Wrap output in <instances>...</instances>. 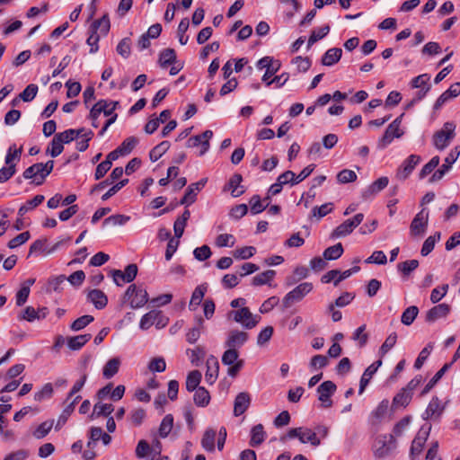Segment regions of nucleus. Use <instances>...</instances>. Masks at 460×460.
<instances>
[{
    "instance_id": "1",
    "label": "nucleus",
    "mask_w": 460,
    "mask_h": 460,
    "mask_svg": "<svg viewBox=\"0 0 460 460\" xmlns=\"http://www.w3.org/2000/svg\"><path fill=\"white\" fill-rule=\"evenodd\" d=\"M22 153V146L17 148L15 144L9 146L4 162L6 166L0 169V183L11 179L16 172V163L20 161Z\"/></svg>"
},
{
    "instance_id": "2",
    "label": "nucleus",
    "mask_w": 460,
    "mask_h": 460,
    "mask_svg": "<svg viewBox=\"0 0 460 460\" xmlns=\"http://www.w3.org/2000/svg\"><path fill=\"white\" fill-rule=\"evenodd\" d=\"M296 438L303 444L310 443L314 447H318L321 444V438L317 436V433L305 427L290 429L287 435L280 438V440L285 442L288 438Z\"/></svg>"
},
{
    "instance_id": "3",
    "label": "nucleus",
    "mask_w": 460,
    "mask_h": 460,
    "mask_svg": "<svg viewBox=\"0 0 460 460\" xmlns=\"http://www.w3.org/2000/svg\"><path fill=\"white\" fill-rule=\"evenodd\" d=\"M54 162L48 161L46 164L38 163L28 167L22 173L24 179H33L37 185H40L44 179L52 172Z\"/></svg>"
},
{
    "instance_id": "4",
    "label": "nucleus",
    "mask_w": 460,
    "mask_h": 460,
    "mask_svg": "<svg viewBox=\"0 0 460 460\" xmlns=\"http://www.w3.org/2000/svg\"><path fill=\"white\" fill-rule=\"evenodd\" d=\"M227 318L240 323L245 329L254 328L261 319L259 315H253L245 306L228 312Z\"/></svg>"
},
{
    "instance_id": "5",
    "label": "nucleus",
    "mask_w": 460,
    "mask_h": 460,
    "mask_svg": "<svg viewBox=\"0 0 460 460\" xmlns=\"http://www.w3.org/2000/svg\"><path fill=\"white\" fill-rule=\"evenodd\" d=\"M456 124L452 121L444 123L441 129L436 131L432 137L434 146L438 150L445 149L455 137Z\"/></svg>"
},
{
    "instance_id": "6",
    "label": "nucleus",
    "mask_w": 460,
    "mask_h": 460,
    "mask_svg": "<svg viewBox=\"0 0 460 460\" xmlns=\"http://www.w3.org/2000/svg\"><path fill=\"white\" fill-rule=\"evenodd\" d=\"M313 290V284L304 282L289 291L283 298L282 303L286 308L290 307L294 303L301 301Z\"/></svg>"
},
{
    "instance_id": "7",
    "label": "nucleus",
    "mask_w": 460,
    "mask_h": 460,
    "mask_svg": "<svg viewBox=\"0 0 460 460\" xmlns=\"http://www.w3.org/2000/svg\"><path fill=\"white\" fill-rule=\"evenodd\" d=\"M395 448V439L393 434L378 436L374 444V453L377 457L388 456Z\"/></svg>"
},
{
    "instance_id": "8",
    "label": "nucleus",
    "mask_w": 460,
    "mask_h": 460,
    "mask_svg": "<svg viewBox=\"0 0 460 460\" xmlns=\"http://www.w3.org/2000/svg\"><path fill=\"white\" fill-rule=\"evenodd\" d=\"M364 220V214L358 213L352 218L345 220L343 223L339 225L332 233V238H340L349 235L353 230L358 226Z\"/></svg>"
},
{
    "instance_id": "9",
    "label": "nucleus",
    "mask_w": 460,
    "mask_h": 460,
    "mask_svg": "<svg viewBox=\"0 0 460 460\" xmlns=\"http://www.w3.org/2000/svg\"><path fill=\"white\" fill-rule=\"evenodd\" d=\"M402 117L396 118L386 128L384 136L379 139L377 146L380 149L385 148L394 138H399L403 135L402 130L400 128Z\"/></svg>"
},
{
    "instance_id": "10",
    "label": "nucleus",
    "mask_w": 460,
    "mask_h": 460,
    "mask_svg": "<svg viewBox=\"0 0 460 460\" xmlns=\"http://www.w3.org/2000/svg\"><path fill=\"white\" fill-rule=\"evenodd\" d=\"M125 297L129 301L132 308H139L146 304L148 301L147 292L135 284L130 285L126 293Z\"/></svg>"
},
{
    "instance_id": "11",
    "label": "nucleus",
    "mask_w": 460,
    "mask_h": 460,
    "mask_svg": "<svg viewBox=\"0 0 460 460\" xmlns=\"http://www.w3.org/2000/svg\"><path fill=\"white\" fill-rule=\"evenodd\" d=\"M429 211L422 208L413 218L410 226V233L412 236H422L428 227Z\"/></svg>"
},
{
    "instance_id": "12",
    "label": "nucleus",
    "mask_w": 460,
    "mask_h": 460,
    "mask_svg": "<svg viewBox=\"0 0 460 460\" xmlns=\"http://www.w3.org/2000/svg\"><path fill=\"white\" fill-rule=\"evenodd\" d=\"M431 426L426 424L422 426L418 431L415 438L413 439L411 447V457L414 460L422 451L423 446L426 443Z\"/></svg>"
},
{
    "instance_id": "13",
    "label": "nucleus",
    "mask_w": 460,
    "mask_h": 460,
    "mask_svg": "<svg viewBox=\"0 0 460 460\" xmlns=\"http://www.w3.org/2000/svg\"><path fill=\"white\" fill-rule=\"evenodd\" d=\"M459 155L460 146H456L454 149L450 151V153L445 159V164H442V166L433 173V175L429 179V181L435 182L441 180L443 176L446 174V172H447L451 169L452 164L457 160Z\"/></svg>"
},
{
    "instance_id": "14",
    "label": "nucleus",
    "mask_w": 460,
    "mask_h": 460,
    "mask_svg": "<svg viewBox=\"0 0 460 460\" xmlns=\"http://www.w3.org/2000/svg\"><path fill=\"white\" fill-rule=\"evenodd\" d=\"M212 137L213 131L208 129L204 131L201 135H197L190 137L187 140L186 146L187 147L190 148L200 146L201 148L199 153V155H203L209 149V140L211 139Z\"/></svg>"
},
{
    "instance_id": "15",
    "label": "nucleus",
    "mask_w": 460,
    "mask_h": 460,
    "mask_svg": "<svg viewBox=\"0 0 460 460\" xmlns=\"http://www.w3.org/2000/svg\"><path fill=\"white\" fill-rule=\"evenodd\" d=\"M335 391L336 385L332 381H325L318 386V399L322 402L323 407L329 408L332 406V402L331 400V396L334 394Z\"/></svg>"
},
{
    "instance_id": "16",
    "label": "nucleus",
    "mask_w": 460,
    "mask_h": 460,
    "mask_svg": "<svg viewBox=\"0 0 460 460\" xmlns=\"http://www.w3.org/2000/svg\"><path fill=\"white\" fill-rule=\"evenodd\" d=\"M420 162V156L417 155H411L396 172V177L400 181L406 180L412 172L416 165Z\"/></svg>"
},
{
    "instance_id": "17",
    "label": "nucleus",
    "mask_w": 460,
    "mask_h": 460,
    "mask_svg": "<svg viewBox=\"0 0 460 460\" xmlns=\"http://www.w3.org/2000/svg\"><path fill=\"white\" fill-rule=\"evenodd\" d=\"M248 340V334L245 332L233 330L228 333L226 341V347L230 349H237L242 347Z\"/></svg>"
},
{
    "instance_id": "18",
    "label": "nucleus",
    "mask_w": 460,
    "mask_h": 460,
    "mask_svg": "<svg viewBox=\"0 0 460 460\" xmlns=\"http://www.w3.org/2000/svg\"><path fill=\"white\" fill-rule=\"evenodd\" d=\"M119 105V102H113V101H106L105 100V105L104 109L102 110V112L104 116L110 117L107 121L105 122L104 126L102 127V130L100 131V135L102 136L105 131L108 129V128L115 122L117 119L118 115L114 113V111L116 110L117 106Z\"/></svg>"
},
{
    "instance_id": "19",
    "label": "nucleus",
    "mask_w": 460,
    "mask_h": 460,
    "mask_svg": "<svg viewBox=\"0 0 460 460\" xmlns=\"http://www.w3.org/2000/svg\"><path fill=\"white\" fill-rule=\"evenodd\" d=\"M450 312V306L447 304H439L433 306L426 313V322L431 323L440 318L446 317Z\"/></svg>"
},
{
    "instance_id": "20",
    "label": "nucleus",
    "mask_w": 460,
    "mask_h": 460,
    "mask_svg": "<svg viewBox=\"0 0 460 460\" xmlns=\"http://www.w3.org/2000/svg\"><path fill=\"white\" fill-rule=\"evenodd\" d=\"M205 183H206V180H201L196 183L190 184L187 188L186 193L183 196V198L181 199L180 203L181 205H187V206L194 203L196 200V196H197L198 192L201 190V189L205 186Z\"/></svg>"
},
{
    "instance_id": "21",
    "label": "nucleus",
    "mask_w": 460,
    "mask_h": 460,
    "mask_svg": "<svg viewBox=\"0 0 460 460\" xmlns=\"http://www.w3.org/2000/svg\"><path fill=\"white\" fill-rule=\"evenodd\" d=\"M352 274L351 270L340 271L338 270H332L326 272L321 279L323 283H330L333 281L334 286H338L341 281L350 277Z\"/></svg>"
},
{
    "instance_id": "22",
    "label": "nucleus",
    "mask_w": 460,
    "mask_h": 460,
    "mask_svg": "<svg viewBox=\"0 0 460 460\" xmlns=\"http://www.w3.org/2000/svg\"><path fill=\"white\" fill-rule=\"evenodd\" d=\"M206 365H207V371L205 374V378H206V381L209 385H212L216 382V380L218 376L219 363L216 357L209 356L207 359Z\"/></svg>"
},
{
    "instance_id": "23",
    "label": "nucleus",
    "mask_w": 460,
    "mask_h": 460,
    "mask_svg": "<svg viewBox=\"0 0 460 460\" xmlns=\"http://www.w3.org/2000/svg\"><path fill=\"white\" fill-rule=\"evenodd\" d=\"M389 401L385 399L381 401L376 409L370 414V420L373 424L380 423L388 414Z\"/></svg>"
},
{
    "instance_id": "24",
    "label": "nucleus",
    "mask_w": 460,
    "mask_h": 460,
    "mask_svg": "<svg viewBox=\"0 0 460 460\" xmlns=\"http://www.w3.org/2000/svg\"><path fill=\"white\" fill-rule=\"evenodd\" d=\"M251 397L248 393L243 392L237 394L234 403V414L242 415L250 406Z\"/></svg>"
},
{
    "instance_id": "25",
    "label": "nucleus",
    "mask_w": 460,
    "mask_h": 460,
    "mask_svg": "<svg viewBox=\"0 0 460 460\" xmlns=\"http://www.w3.org/2000/svg\"><path fill=\"white\" fill-rule=\"evenodd\" d=\"M445 406L438 397H433L429 402L426 411L425 419L438 418L443 412Z\"/></svg>"
},
{
    "instance_id": "26",
    "label": "nucleus",
    "mask_w": 460,
    "mask_h": 460,
    "mask_svg": "<svg viewBox=\"0 0 460 460\" xmlns=\"http://www.w3.org/2000/svg\"><path fill=\"white\" fill-rule=\"evenodd\" d=\"M111 28L110 19L107 14H104L101 19L95 20L90 26V31L99 33L101 36H105Z\"/></svg>"
},
{
    "instance_id": "27",
    "label": "nucleus",
    "mask_w": 460,
    "mask_h": 460,
    "mask_svg": "<svg viewBox=\"0 0 460 460\" xmlns=\"http://www.w3.org/2000/svg\"><path fill=\"white\" fill-rule=\"evenodd\" d=\"M382 365L381 360H377L372 365H370L363 373L361 379H360V385H359V394H362L368 385L370 379L372 378L373 375L377 371L378 367Z\"/></svg>"
},
{
    "instance_id": "28",
    "label": "nucleus",
    "mask_w": 460,
    "mask_h": 460,
    "mask_svg": "<svg viewBox=\"0 0 460 460\" xmlns=\"http://www.w3.org/2000/svg\"><path fill=\"white\" fill-rule=\"evenodd\" d=\"M87 297L97 309H102L107 305V296L100 289L91 290Z\"/></svg>"
},
{
    "instance_id": "29",
    "label": "nucleus",
    "mask_w": 460,
    "mask_h": 460,
    "mask_svg": "<svg viewBox=\"0 0 460 460\" xmlns=\"http://www.w3.org/2000/svg\"><path fill=\"white\" fill-rule=\"evenodd\" d=\"M119 367L120 359L119 358L109 359L102 368L103 377L106 379L113 377L119 372Z\"/></svg>"
},
{
    "instance_id": "30",
    "label": "nucleus",
    "mask_w": 460,
    "mask_h": 460,
    "mask_svg": "<svg viewBox=\"0 0 460 460\" xmlns=\"http://www.w3.org/2000/svg\"><path fill=\"white\" fill-rule=\"evenodd\" d=\"M190 212L188 209H186L184 210L182 215L175 220L173 224V231L176 239L179 240L182 236L187 221L190 219Z\"/></svg>"
},
{
    "instance_id": "31",
    "label": "nucleus",
    "mask_w": 460,
    "mask_h": 460,
    "mask_svg": "<svg viewBox=\"0 0 460 460\" xmlns=\"http://www.w3.org/2000/svg\"><path fill=\"white\" fill-rule=\"evenodd\" d=\"M411 394L407 392V389L402 388L399 393L395 394L393 399L392 408L397 409L400 407H406L411 401Z\"/></svg>"
},
{
    "instance_id": "32",
    "label": "nucleus",
    "mask_w": 460,
    "mask_h": 460,
    "mask_svg": "<svg viewBox=\"0 0 460 460\" xmlns=\"http://www.w3.org/2000/svg\"><path fill=\"white\" fill-rule=\"evenodd\" d=\"M206 292H207V286H205V285H199L194 289V291L191 295L190 304H189L190 310L195 311L197 309V307L202 302Z\"/></svg>"
},
{
    "instance_id": "33",
    "label": "nucleus",
    "mask_w": 460,
    "mask_h": 460,
    "mask_svg": "<svg viewBox=\"0 0 460 460\" xmlns=\"http://www.w3.org/2000/svg\"><path fill=\"white\" fill-rule=\"evenodd\" d=\"M342 50L339 48H332L328 49L322 58L323 66H332L336 64L341 58Z\"/></svg>"
},
{
    "instance_id": "34",
    "label": "nucleus",
    "mask_w": 460,
    "mask_h": 460,
    "mask_svg": "<svg viewBox=\"0 0 460 460\" xmlns=\"http://www.w3.org/2000/svg\"><path fill=\"white\" fill-rule=\"evenodd\" d=\"M217 432L214 429H208L205 430L201 438V446L208 452H213L215 450V438Z\"/></svg>"
},
{
    "instance_id": "35",
    "label": "nucleus",
    "mask_w": 460,
    "mask_h": 460,
    "mask_svg": "<svg viewBox=\"0 0 460 460\" xmlns=\"http://www.w3.org/2000/svg\"><path fill=\"white\" fill-rule=\"evenodd\" d=\"M92 338L91 334H82L66 339L67 346L72 350L80 349Z\"/></svg>"
},
{
    "instance_id": "36",
    "label": "nucleus",
    "mask_w": 460,
    "mask_h": 460,
    "mask_svg": "<svg viewBox=\"0 0 460 460\" xmlns=\"http://www.w3.org/2000/svg\"><path fill=\"white\" fill-rule=\"evenodd\" d=\"M266 434L261 424L255 425L251 431V441L252 447H257L261 445L265 439Z\"/></svg>"
},
{
    "instance_id": "37",
    "label": "nucleus",
    "mask_w": 460,
    "mask_h": 460,
    "mask_svg": "<svg viewBox=\"0 0 460 460\" xmlns=\"http://www.w3.org/2000/svg\"><path fill=\"white\" fill-rule=\"evenodd\" d=\"M186 354L188 355L192 365L199 366L203 360L206 355V351L203 347L197 346L194 349H188L186 350Z\"/></svg>"
},
{
    "instance_id": "38",
    "label": "nucleus",
    "mask_w": 460,
    "mask_h": 460,
    "mask_svg": "<svg viewBox=\"0 0 460 460\" xmlns=\"http://www.w3.org/2000/svg\"><path fill=\"white\" fill-rule=\"evenodd\" d=\"M176 61V53L172 49H166L160 53L159 65L161 67L165 68L170 65L174 64Z\"/></svg>"
},
{
    "instance_id": "39",
    "label": "nucleus",
    "mask_w": 460,
    "mask_h": 460,
    "mask_svg": "<svg viewBox=\"0 0 460 460\" xmlns=\"http://www.w3.org/2000/svg\"><path fill=\"white\" fill-rule=\"evenodd\" d=\"M201 373L199 370L190 371L186 379V389L189 392L197 390L199 387V385L201 381Z\"/></svg>"
},
{
    "instance_id": "40",
    "label": "nucleus",
    "mask_w": 460,
    "mask_h": 460,
    "mask_svg": "<svg viewBox=\"0 0 460 460\" xmlns=\"http://www.w3.org/2000/svg\"><path fill=\"white\" fill-rule=\"evenodd\" d=\"M44 199H45V198L43 195H36L33 199L28 200L24 205H22L19 208L18 215L22 217L28 211L35 208L40 204H41L44 201Z\"/></svg>"
},
{
    "instance_id": "41",
    "label": "nucleus",
    "mask_w": 460,
    "mask_h": 460,
    "mask_svg": "<svg viewBox=\"0 0 460 460\" xmlns=\"http://www.w3.org/2000/svg\"><path fill=\"white\" fill-rule=\"evenodd\" d=\"M204 321L201 317L197 318V325L188 332L186 334V340L190 343H195L200 337L201 331L203 329Z\"/></svg>"
},
{
    "instance_id": "42",
    "label": "nucleus",
    "mask_w": 460,
    "mask_h": 460,
    "mask_svg": "<svg viewBox=\"0 0 460 460\" xmlns=\"http://www.w3.org/2000/svg\"><path fill=\"white\" fill-rule=\"evenodd\" d=\"M193 399L197 406L205 407L209 403L210 395L208 390H206L204 387H199L197 390H195Z\"/></svg>"
},
{
    "instance_id": "43",
    "label": "nucleus",
    "mask_w": 460,
    "mask_h": 460,
    "mask_svg": "<svg viewBox=\"0 0 460 460\" xmlns=\"http://www.w3.org/2000/svg\"><path fill=\"white\" fill-rule=\"evenodd\" d=\"M242 180L243 179L240 174H234L229 180L228 186L233 197H239L244 192V190L241 186Z\"/></svg>"
},
{
    "instance_id": "44",
    "label": "nucleus",
    "mask_w": 460,
    "mask_h": 460,
    "mask_svg": "<svg viewBox=\"0 0 460 460\" xmlns=\"http://www.w3.org/2000/svg\"><path fill=\"white\" fill-rule=\"evenodd\" d=\"M440 237H441L440 232H436L434 234V235L429 236L425 240V242L422 245V248L420 251L421 255L427 256L428 254H429L432 252V250L434 249L436 243L440 240Z\"/></svg>"
},
{
    "instance_id": "45",
    "label": "nucleus",
    "mask_w": 460,
    "mask_h": 460,
    "mask_svg": "<svg viewBox=\"0 0 460 460\" xmlns=\"http://www.w3.org/2000/svg\"><path fill=\"white\" fill-rule=\"evenodd\" d=\"M450 367L451 364H445L423 388L421 395L428 394L432 389V387L437 384V382L445 375V373Z\"/></svg>"
},
{
    "instance_id": "46",
    "label": "nucleus",
    "mask_w": 460,
    "mask_h": 460,
    "mask_svg": "<svg viewBox=\"0 0 460 460\" xmlns=\"http://www.w3.org/2000/svg\"><path fill=\"white\" fill-rule=\"evenodd\" d=\"M418 314H419V308L415 305H411L403 311V313L401 316V322L404 325L409 326L414 322Z\"/></svg>"
},
{
    "instance_id": "47",
    "label": "nucleus",
    "mask_w": 460,
    "mask_h": 460,
    "mask_svg": "<svg viewBox=\"0 0 460 460\" xmlns=\"http://www.w3.org/2000/svg\"><path fill=\"white\" fill-rule=\"evenodd\" d=\"M114 411V407L111 403H101L98 402L93 406V411L91 418L100 416H109Z\"/></svg>"
},
{
    "instance_id": "48",
    "label": "nucleus",
    "mask_w": 460,
    "mask_h": 460,
    "mask_svg": "<svg viewBox=\"0 0 460 460\" xmlns=\"http://www.w3.org/2000/svg\"><path fill=\"white\" fill-rule=\"evenodd\" d=\"M160 317V312L151 311L144 314L140 320L139 327L142 330H147L155 324V321Z\"/></svg>"
},
{
    "instance_id": "49",
    "label": "nucleus",
    "mask_w": 460,
    "mask_h": 460,
    "mask_svg": "<svg viewBox=\"0 0 460 460\" xmlns=\"http://www.w3.org/2000/svg\"><path fill=\"white\" fill-rule=\"evenodd\" d=\"M138 138L136 137H127L119 146H118V152H120L121 155H128L137 145Z\"/></svg>"
},
{
    "instance_id": "50",
    "label": "nucleus",
    "mask_w": 460,
    "mask_h": 460,
    "mask_svg": "<svg viewBox=\"0 0 460 460\" xmlns=\"http://www.w3.org/2000/svg\"><path fill=\"white\" fill-rule=\"evenodd\" d=\"M173 427V417L172 414H167L162 420L159 427V436L161 438H166Z\"/></svg>"
},
{
    "instance_id": "51",
    "label": "nucleus",
    "mask_w": 460,
    "mask_h": 460,
    "mask_svg": "<svg viewBox=\"0 0 460 460\" xmlns=\"http://www.w3.org/2000/svg\"><path fill=\"white\" fill-rule=\"evenodd\" d=\"M343 253V247L341 243L330 246L323 252L324 260H336L339 259Z\"/></svg>"
},
{
    "instance_id": "52",
    "label": "nucleus",
    "mask_w": 460,
    "mask_h": 460,
    "mask_svg": "<svg viewBox=\"0 0 460 460\" xmlns=\"http://www.w3.org/2000/svg\"><path fill=\"white\" fill-rule=\"evenodd\" d=\"M170 143L168 141H163L155 146L149 154L151 161L155 162L162 157V155L167 152L170 148Z\"/></svg>"
},
{
    "instance_id": "53",
    "label": "nucleus",
    "mask_w": 460,
    "mask_h": 460,
    "mask_svg": "<svg viewBox=\"0 0 460 460\" xmlns=\"http://www.w3.org/2000/svg\"><path fill=\"white\" fill-rule=\"evenodd\" d=\"M276 275V271L273 270H268L261 274L256 275L252 279V285L261 286L268 284Z\"/></svg>"
},
{
    "instance_id": "54",
    "label": "nucleus",
    "mask_w": 460,
    "mask_h": 460,
    "mask_svg": "<svg viewBox=\"0 0 460 460\" xmlns=\"http://www.w3.org/2000/svg\"><path fill=\"white\" fill-rule=\"evenodd\" d=\"M53 427V420H46L40 424L37 429L33 431L32 435L37 439L45 438Z\"/></svg>"
},
{
    "instance_id": "55",
    "label": "nucleus",
    "mask_w": 460,
    "mask_h": 460,
    "mask_svg": "<svg viewBox=\"0 0 460 460\" xmlns=\"http://www.w3.org/2000/svg\"><path fill=\"white\" fill-rule=\"evenodd\" d=\"M330 31L329 25H324L317 30L312 31L309 39H308V48H310L313 44H314L319 40L325 37Z\"/></svg>"
},
{
    "instance_id": "56",
    "label": "nucleus",
    "mask_w": 460,
    "mask_h": 460,
    "mask_svg": "<svg viewBox=\"0 0 460 460\" xmlns=\"http://www.w3.org/2000/svg\"><path fill=\"white\" fill-rule=\"evenodd\" d=\"M256 249L253 246H244L237 248L233 252V256L235 259L246 260L254 255Z\"/></svg>"
},
{
    "instance_id": "57",
    "label": "nucleus",
    "mask_w": 460,
    "mask_h": 460,
    "mask_svg": "<svg viewBox=\"0 0 460 460\" xmlns=\"http://www.w3.org/2000/svg\"><path fill=\"white\" fill-rule=\"evenodd\" d=\"M64 150L62 142L55 135L49 146L47 148V154H49L52 157H57Z\"/></svg>"
},
{
    "instance_id": "58",
    "label": "nucleus",
    "mask_w": 460,
    "mask_h": 460,
    "mask_svg": "<svg viewBox=\"0 0 460 460\" xmlns=\"http://www.w3.org/2000/svg\"><path fill=\"white\" fill-rule=\"evenodd\" d=\"M190 22L188 18H183L178 25L177 34L181 45H186L189 40V37L185 36V32L187 31Z\"/></svg>"
},
{
    "instance_id": "59",
    "label": "nucleus",
    "mask_w": 460,
    "mask_h": 460,
    "mask_svg": "<svg viewBox=\"0 0 460 460\" xmlns=\"http://www.w3.org/2000/svg\"><path fill=\"white\" fill-rule=\"evenodd\" d=\"M119 55H120L123 58H128L131 52V42L129 38L122 39L116 49Z\"/></svg>"
},
{
    "instance_id": "60",
    "label": "nucleus",
    "mask_w": 460,
    "mask_h": 460,
    "mask_svg": "<svg viewBox=\"0 0 460 460\" xmlns=\"http://www.w3.org/2000/svg\"><path fill=\"white\" fill-rule=\"evenodd\" d=\"M388 183L389 180L387 177H380L368 187L367 192H369L371 195H376L384 190L388 185Z\"/></svg>"
},
{
    "instance_id": "61",
    "label": "nucleus",
    "mask_w": 460,
    "mask_h": 460,
    "mask_svg": "<svg viewBox=\"0 0 460 460\" xmlns=\"http://www.w3.org/2000/svg\"><path fill=\"white\" fill-rule=\"evenodd\" d=\"M38 86L34 84H29L19 95L23 102H31L37 95Z\"/></svg>"
},
{
    "instance_id": "62",
    "label": "nucleus",
    "mask_w": 460,
    "mask_h": 460,
    "mask_svg": "<svg viewBox=\"0 0 460 460\" xmlns=\"http://www.w3.org/2000/svg\"><path fill=\"white\" fill-rule=\"evenodd\" d=\"M357 180V174L354 171L344 169L337 174V181L340 183H349Z\"/></svg>"
},
{
    "instance_id": "63",
    "label": "nucleus",
    "mask_w": 460,
    "mask_h": 460,
    "mask_svg": "<svg viewBox=\"0 0 460 460\" xmlns=\"http://www.w3.org/2000/svg\"><path fill=\"white\" fill-rule=\"evenodd\" d=\"M328 364L329 359L326 356L315 355L311 358L309 366L312 370H316L325 367Z\"/></svg>"
},
{
    "instance_id": "64",
    "label": "nucleus",
    "mask_w": 460,
    "mask_h": 460,
    "mask_svg": "<svg viewBox=\"0 0 460 460\" xmlns=\"http://www.w3.org/2000/svg\"><path fill=\"white\" fill-rule=\"evenodd\" d=\"M292 64L296 66L297 72H306L311 66V61L308 58L301 56L296 57L292 60Z\"/></svg>"
}]
</instances>
